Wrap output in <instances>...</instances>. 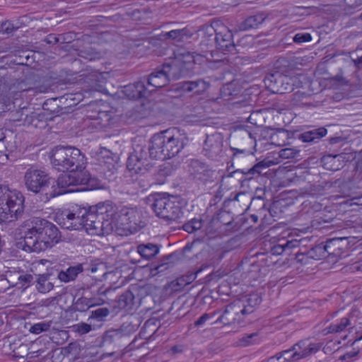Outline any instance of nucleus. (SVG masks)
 Returning a JSON list of instances; mask_svg holds the SVG:
<instances>
[{
    "label": "nucleus",
    "instance_id": "nucleus-1",
    "mask_svg": "<svg viewBox=\"0 0 362 362\" xmlns=\"http://www.w3.org/2000/svg\"><path fill=\"white\" fill-rule=\"evenodd\" d=\"M51 163L54 169L69 173L60 175L52 185L50 197H54L74 189L71 187L87 185L94 187V180L85 170L86 158L80 149L71 146H57L52 150Z\"/></svg>",
    "mask_w": 362,
    "mask_h": 362
},
{
    "label": "nucleus",
    "instance_id": "nucleus-2",
    "mask_svg": "<svg viewBox=\"0 0 362 362\" xmlns=\"http://www.w3.org/2000/svg\"><path fill=\"white\" fill-rule=\"evenodd\" d=\"M188 137L184 130L173 127L155 134L150 140L148 148L136 145L129 154L127 168L134 174H144L148 170L149 157L165 160L177 156L187 145Z\"/></svg>",
    "mask_w": 362,
    "mask_h": 362
},
{
    "label": "nucleus",
    "instance_id": "nucleus-3",
    "mask_svg": "<svg viewBox=\"0 0 362 362\" xmlns=\"http://www.w3.org/2000/svg\"><path fill=\"white\" fill-rule=\"evenodd\" d=\"M61 232L51 221L33 218L27 224L23 241L18 244L28 252H40L50 249L61 241Z\"/></svg>",
    "mask_w": 362,
    "mask_h": 362
},
{
    "label": "nucleus",
    "instance_id": "nucleus-4",
    "mask_svg": "<svg viewBox=\"0 0 362 362\" xmlns=\"http://www.w3.org/2000/svg\"><path fill=\"white\" fill-rule=\"evenodd\" d=\"M90 222L88 227L90 235H107L114 230L112 208L109 204L99 203L94 206L86 207Z\"/></svg>",
    "mask_w": 362,
    "mask_h": 362
},
{
    "label": "nucleus",
    "instance_id": "nucleus-5",
    "mask_svg": "<svg viewBox=\"0 0 362 362\" xmlns=\"http://www.w3.org/2000/svg\"><path fill=\"white\" fill-rule=\"evenodd\" d=\"M24 197L18 190L0 186V221L17 220L24 212Z\"/></svg>",
    "mask_w": 362,
    "mask_h": 362
},
{
    "label": "nucleus",
    "instance_id": "nucleus-6",
    "mask_svg": "<svg viewBox=\"0 0 362 362\" xmlns=\"http://www.w3.org/2000/svg\"><path fill=\"white\" fill-rule=\"evenodd\" d=\"M185 205V200L179 196L158 194L154 198L152 209L160 218L182 222Z\"/></svg>",
    "mask_w": 362,
    "mask_h": 362
},
{
    "label": "nucleus",
    "instance_id": "nucleus-7",
    "mask_svg": "<svg viewBox=\"0 0 362 362\" xmlns=\"http://www.w3.org/2000/svg\"><path fill=\"white\" fill-rule=\"evenodd\" d=\"M89 217L86 207H77L72 211H65L57 216V222L67 230H85L90 235L88 227H92L88 220Z\"/></svg>",
    "mask_w": 362,
    "mask_h": 362
},
{
    "label": "nucleus",
    "instance_id": "nucleus-8",
    "mask_svg": "<svg viewBox=\"0 0 362 362\" xmlns=\"http://www.w3.org/2000/svg\"><path fill=\"white\" fill-rule=\"evenodd\" d=\"M221 24L222 21L221 20L212 19L209 24L203 25L199 30L202 36L199 44L201 52L199 54L208 61L213 60L214 55L217 54V52L213 50L212 48L214 44L216 43V35Z\"/></svg>",
    "mask_w": 362,
    "mask_h": 362
},
{
    "label": "nucleus",
    "instance_id": "nucleus-9",
    "mask_svg": "<svg viewBox=\"0 0 362 362\" xmlns=\"http://www.w3.org/2000/svg\"><path fill=\"white\" fill-rule=\"evenodd\" d=\"M189 173L193 180L198 185H210L217 179L216 171L206 163L198 159L190 161Z\"/></svg>",
    "mask_w": 362,
    "mask_h": 362
},
{
    "label": "nucleus",
    "instance_id": "nucleus-10",
    "mask_svg": "<svg viewBox=\"0 0 362 362\" xmlns=\"http://www.w3.org/2000/svg\"><path fill=\"white\" fill-rule=\"evenodd\" d=\"M54 181L46 172L35 168H28L24 175L27 189L35 194L45 190Z\"/></svg>",
    "mask_w": 362,
    "mask_h": 362
},
{
    "label": "nucleus",
    "instance_id": "nucleus-11",
    "mask_svg": "<svg viewBox=\"0 0 362 362\" xmlns=\"http://www.w3.org/2000/svg\"><path fill=\"white\" fill-rule=\"evenodd\" d=\"M187 57L190 59L185 60L184 57H175L162 64L170 81L179 79L190 74V70L194 65V59L193 57L190 56Z\"/></svg>",
    "mask_w": 362,
    "mask_h": 362
},
{
    "label": "nucleus",
    "instance_id": "nucleus-12",
    "mask_svg": "<svg viewBox=\"0 0 362 362\" xmlns=\"http://www.w3.org/2000/svg\"><path fill=\"white\" fill-rule=\"evenodd\" d=\"M243 310L242 304L235 300L225 306L223 312L213 323H221L225 326L240 324L246 317Z\"/></svg>",
    "mask_w": 362,
    "mask_h": 362
},
{
    "label": "nucleus",
    "instance_id": "nucleus-13",
    "mask_svg": "<svg viewBox=\"0 0 362 362\" xmlns=\"http://www.w3.org/2000/svg\"><path fill=\"white\" fill-rule=\"evenodd\" d=\"M216 47L223 54L233 53L235 51V45L233 42L232 32L223 23L218 29L216 35Z\"/></svg>",
    "mask_w": 362,
    "mask_h": 362
},
{
    "label": "nucleus",
    "instance_id": "nucleus-14",
    "mask_svg": "<svg viewBox=\"0 0 362 362\" xmlns=\"http://www.w3.org/2000/svg\"><path fill=\"white\" fill-rule=\"evenodd\" d=\"M223 139L220 134L216 133L207 135L204 144V156L212 160H216L221 156Z\"/></svg>",
    "mask_w": 362,
    "mask_h": 362
},
{
    "label": "nucleus",
    "instance_id": "nucleus-15",
    "mask_svg": "<svg viewBox=\"0 0 362 362\" xmlns=\"http://www.w3.org/2000/svg\"><path fill=\"white\" fill-rule=\"evenodd\" d=\"M121 218L122 223L132 232H136L146 225L141 219V212L136 209H123Z\"/></svg>",
    "mask_w": 362,
    "mask_h": 362
},
{
    "label": "nucleus",
    "instance_id": "nucleus-16",
    "mask_svg": "<svg viewBox=\"0 0 362 362\" xmlns=\"http://www.w3.org/2000/svg\"><path fill=\"white\" fill-rule=\"evenodd\" d=\"M296 259L298 262L306 263L308 259H320L327 256L324 243H321L312 247L310 250L305 249L303 251L300 249L295 253Z\"/></svg>",
    "mask_w": 362,
    "mask_h": 362
},
{
    "label": "nucleus",
    "instance_id": "nucleus-17",
    "mask_svg": "<svg viewBox=\"0 0 362 362\" xmlns=\"http://www.w3.org/2000/svg\"><path fill=\"white\" fill-rule=\"evenodd\" d=\"M270 165L269 162L265 160H262L261 162L257 163L252 168L247 170H235L231 173L229 174V177H233L235 175L241 174L242 178H244L245 180H250L252 178L257 177L261 175L266 174L265 171Z\"/></svg>",
    "mask_w": 362,
    "mask_h": 362
},
{
    "label": "nucleus",
    "instance_id": "nucleus-18",
    "mask_svg": "<svg viewBox=\"0 0 362 362\" xmlns=\"http://www.w3.org/2000/svg\"><path fill=\"white\" fill-rule=\"evenodd\" d=\"M153 90H148L144 81H136L124 86L123 93L129 99L147 98Z\"/></svg>",
    "mask_w": 362,
    "mask_h": 362
},
{
    "label": "nucleus",
    "instance_id": "nucleus-19",
    "mask_svg": "<svg viewBox=\"0 0 362 362\" xmlns=\"http://www.w3.org/2000/svg\"><path fill=\"white\" fill-rule=\"evenodd\" d=\"M177 86V89H180L185 93L199 95L206 91L210 86V83L202 78H199L195 81H181Z\"/></svg>",
    "mask_w": 362,
    "mask_h": 362
},
{
    "label": "nucleus",
    "instance_id": "nucleus-20",
    "mask_svg": "<svg viewBox=\"0 0 362 362\" xmlns=\"http://www.w3.org/2000/svg\"><path fill=\"white\" fill-rule=\"evenodd\" d=\"M57 279L54 271L47 270L45 273L36 275L35 288L41 293L49 292L54 288V280Z\"/></svg>",
    "mask_w": 362,
    "mask_h": 362
},
{
    "label": "nucleus",
    "instance_id": "nucleus-21",
    "mask_svg": "<svg viewBox=\"0 0 362 362\" xmlns=\"http://www.w3.org/2000/svg\"><path fill=\"white\" fill-rule=\"evenodd\" d=\"M148 86L155 88H160L166 86L170 82L168 74L163 65L157 67L145 80Z\"/></svg>",
    "mask_w": 362,
    "mask_h": 362
},
{
    "label": "nucleus",
    "instance_id": "nucleus-22",
    "mask_svg": "<svg viewBox=\"0 0 362 362\" xmlns=\"http://www.w3.org/2000/svg\"><path fill=\"white\" fill-rule=\"evenodd\" d=\"M54 116L47 114L46 112L40 113L32 112L30 115H25L24 123L27 125H31L35 128H45L47 125L48 121H52Z\"/></svg>",
    "mask_w": 362,
    "mask_h": 362
},
{
    "label": "nucleus",
    "instance_id": "nucleus-23",
    "mask_svg": "<svg viewBox=\"0 0 362 362\" xmlns=\"http://www.w3.org/2000/svg\"><path fill=\"white\" fill-rule=\"evenodd\" d=\"M327 256H340L347 247V238H334L324 243Z\"/></svg>",
    "mask_w": 362,
    "mask_h": 362
},
{
    "label": "nucleus",
    "instance_id": "nucleus-24",
    "mask_svg": "<svg viewBox=\"0 0 362 362\" xmlns=\"http://www.w3.org/2000/svg\"><path fill=\"white\" fill-rule=\"evenodd\" d=\"M284 76L279 71L267 74L264 79L267 89L272 93L282 94L284 89L281 88V83L284 82Z\"/></svg>",
    "mask_w": 362,
    "mask_h": 362
},
{
    "label": "nucleus",
    "instance_id": "nucleus-25",
    "mask_svg": "<svg viewBox=\"0 0 362 362\" xmlns=\"http://www.w3.org/2000/svg\"><path fill=\"white\" fill-rule=\"evenodd\" d=\"M293 348L296 354H299L298 356L299 359H302L318 351L320 349V345L312 343L309 339H304L294 344Z\"/></svg>",
    "mask_w": 362,
    "mask_h": 362
},
{
    "label": "nucleus",
    "instance_id": "nucleus-26",
    "mask_svg": "<svg viewBox=\"0 0 362 362\" xmlns=\"http://www.w3.org/2000/svg\"><path fill=\"white\" fill-rule=\"evenodd\" d=\"M352 318L353 317L350 315L341 318L339 322L332 323L325 328L322 330V334L324 335H327L329 334L341 333L346 330L353 329L355 325L352 322Z\"/></svg>",
    "mask_w": 362,
    "mask_h": 362
},
{
    "label": "nucleus",
    "instance_id": "nucleus-27",
    "mask_svg": "<svg viewBox=\"0 0 362 362\" xmlns=\"http://www.w3.org/2000/svg\"><path fill=\"white\" fill-rule=\"evenodd\" d=\"M57 99L52 98L45 100L42 105L43 112L51 114L54 117L56 116H60L64 114H68L74 111L73 106L71 105L65 107H60L57 104Z\"/></svg>",
    "mask_w": 362,
    "mask_h": 362
},
{
    "label": "nucleus",
    "instance_id": "nucleus-28",
    "mask_svg": "<svg viewBox=\"0 0 362 362\" xmlns=\"http://www.w3.org/2000/svg\"><path fill=\"white\" fill-rule=\"evenodd\" d=\"M303 242V240L293 238L291 240H281L272 247L271 252L272 255H280L283 253H286L289 255L291 252V250L300 247Z\"/></svg>",
    "mask_w": 362,
    "mask_h": 362
},
{
    "label": "nucleus",
    "instance_id": "nucleus-29",
    "mask_svg": "<svg viewBox=\"0 0 362 362\" xmlns=\"http://www.w3.org/2000/svg\"><path fill=\"white\" fill-rule=\"evenodd\" d=\"M327 134V130L324 127L313 128L305 131L297 135V138L304 143H317Z\"/></svg>",
    "mask_w": 362,
    "mask_h": 362
},
{
    "label": "nucleus",
    "instance_id": "nucleus-30",
    "mask_svg": "<svg viewBox=\"0 0 362 362\" xmlns=\"http://www.w3.org/2000/svg\"><path fill=\"white\" fill-rule=\"evenodd\" d=\"M344 158L343 153L327 154L322 157L321 163L325 169L336 171L343 166L341 161L344 160Z\"/></svg>",
    "mask_w": 362,
    "mask_h": 362
},
{
    "label": "nucleus",
    "instance_id": "nucleus-31",
    "mask_svg": "<svg viewBox=\"0 0 362 362\" xmlns=\"http://www.w3.org/2000/svg\"><path fill=\"white\" fill-rule=\"evenodd\" d=\"M240 303L244 308L243 313L245 315L254 312L255 308L262 303V297L259 293H253L242 298L236 299Z\"/></svg>",
    "mask_w": 362,
    "mask_h": 362
},
{
    "label": "nucleus",
    "instance_id": "nucleus-32",
    "mask_svg": "<svg viewBox=\"0 0 362 362\" xmlns=\"http://www.w3.org/2000/svg\"><path fill=\"white\" fill-rule=\"evenodd\" d=\"M14 281V286H18L19 288H26L35 282L34 276L30 274L21 272H9L8 276Z\"/></svg>",
    "mask_w": 362,
    "mask_h": 362
},
{
    "label": "nucleus",
    "instance_id": "nucleus-33",
    "mask_svg": "<svg viewBox=\"0 0 362 362\" xmlns=\"http://www.w3.org/2000/svg\"><path fill=\"white\" fill-rule=\"evenodd\" d=\"M127 337V333L122 328L110 329L104 332L103 341L109 344L120 345Z\"/></svg>",
    "mask_w": 362,
    "mask_h": 362
},
{
    "label": "nucleus",
    "instance_id": "nucleus-34",
    "mask_svg": "<svg viewBox=\"0 0 362 362\" xmlns=\"http://www.w3.org/2000/svg\"><path fill=\"white\" fill-rule=\"evenodd\" d=\"M267 18V15L264 13H258L255 15L250 16L239 24L238 28L241 31L256 29L266 20Z\"/></svg>",
    "mask_w": 362,
    "mask_h": 362
},
{
    "label": "nucleus",
    "instance_id": "nucleus-35",
    "mask_svg": "<svg viewBox=\"0 0 362 362\" xmlns=\"http://www.w3.org/2000/svg\"><path fill=\"white\" fill-rule=\"evenodd\" d=\"M104 303V300L101 298H88L85 297H81L76 300L73 304V309L75 311L86 312L90 308L100 305Z\"/></svg>",
    "mask_w": 362,
    "mask_h": 362
},
{
    "label": "nucleus",
    "instance_id": "nucleus-36",
    "mask_svg": "<svg viewBox=\"0 0 362 362\" xmlns=\"http://www.w3.org/2000/svg\"><path fill=\"white\" fill-rule=\"evenodd\" d=\"M82 272V264H77L76 266L69 267L66 271H54L57 279L65 283L74 280L78 274Z\"/></svg>",
    "mask_w": 362,
    "mask_h": 362
},
{
    "label": "nucleus",
    "instance_id": "nucleus-37",
    "mask_svg": "<svg viewBox=\"0 0 362 362\" xmlns=\"http://www.w3.org/2000/svg\"><path fill=\"white\" fill-rule=\"evenodd\" d=\"M160 245L151 243H142L137 246V252L146 259L154 257L160 250Z\"/></svg>",
    "mask_w": 362,
    "mask_h": 362
},
{
    "label": "nucleus",
    "instance_id": "nucleus-38",
    "mask_svg": "<svg viewBox=\"0 0 362 362\" xmlns=\"http://www.w3.org/2000/svg\"><path fill=\"white\" fill-rule=\"evenodd\" d=\"M135 305V296L133 293L127 290L122 293L118 298L117 306L119 309L132 310Z\"/></svg>",
    "mask_w": 362,
    "mask_h": 362
},
{
    "label": "nucleus",
    "instance_id": "nucleus-39",
    "mask_svg": "<svg viewBox=\"0 0 362 362\" xmlns=\"http://www.w3.org/2000/svg\"><path fill=\"white\" fill-rule=\"evenodd\" d=\"M298 355L299 354H296L292 346L289 349L276 354L272 359L276 358L277 362H294L300 360Z\"/></svg>",
    "mask_w": 362,
    "mask_h": 362
},
{
    "label": "nucleus",
    "instance_id": "nucleus-40",
    "mask_svg": "<svg viewBox=\"0 0 362 362\" xmlns=\"http://www.w3.org/2000/svg\"><path fill=\"white\" fill-rule=\"evenodd\" d=\"M113 112L109 110H98L97 114V120L95 125L99 126L100 128H104L110 124L112 119Z\"/></svg>",
    "mask_w": 362,
    "mask_h": 362
},
{
    "label": "nucleus",
    "instance_id": "nucleus-41",
    "mask_svg": "<svg viewBox=\"0 0 362 362\" xmlns=\"http://www.w3.org/2000/svg\"><path fill=\"white\" fill-rule=\"evenodd\" d=\"M191 35L192 34L187 28L173 30L164 35L165 37L175 40L177 42H182Z\"/></svg>",
    "mask_w": 362,
    "mask_h": 362
},
{
    "label": "nucleus",
    "instance_id": "nucleus-42",
    "mask_svg": "<svg viewBox=\"0 0 362 362\" xmlns=\"http://www.w3.org/2000/svg\"><path fill=\"white\" fill-rule=\"evenodd\" d=\"M78 55L88 61L99 59L101 57V54L91 47H84L79 49Z\"/></svg>",
    "mask_w": 362,
    "mask_h": 362
},
{
    "label": "nucleus",
    "instance_id": "nucleus-43",
    "mask_svg": "<svg viewBox=\"0 0 362 362\" xmlns=\"http://www.w3.org/2000/svg\"><path fill=\"white\" fill-rule=\"evenodd\" d=\"M203 225L202 220L201 218H192L187 221L182 226L184 230L189 233H194L202 228Z\"/></svg>",
    "mask_w": 362,
    "mask_h": 362
},
{
    "label": "nucleus",
    "instance_id": "nucleus-44",
    "mask_svg": "<svg viewBox=\"0 0 362 362\" xmlns=\"http://www.w3.org/2000/svg\"><path fill=\"white\" fill-rule=\"evenodd\" d=\"M109 314L110 310L107 308H98L91 311L88 320H95L98 322H103Z\"/></svg>",
    "mask_w": 362,
    "mask_h": 362
},
{
    "label": "nucleus",
    "instance_id": "nucleus-45",
    "mask_svg": "<svg viewBox=\"0 0 362 362\" xmlns=\"http://www.w3.org/2000/svg\"><path fill=\"white\" fill-rule=\"evenodd\" d=\"M51 325L52 321H43L35 323L30 327L29 332L33 334H40L42 332H47L49 330Z\"/></svg>",
    "mask_w": 362,
    "mask_h": 362
},
{
    "label": "nucleus",
    "instance_id": "nucleus-46",
    "mask_svg": "<svg viewBox=\"0 0 362 362\" xmlns=\"http://www.w3.org/2000/svg\"><path fill=\"white\" fill-rule=\"evenodd\" d=\"M0 104L2 105L4 111H10L12 107H15V102L13 101L9 91L5 95H2L0 98Z\"/></svg>",
    "mask_w": 362,
    "mask_h": 362
},
{
    "label": "nucleus",
    "instance_id": "nucleus-47",
    "mask_svg": "<svg viewBox=\"0 0 362 362\" xmlns=\"http://www.w3.org/2000/svg\"><path fill=\"white\" fill-rule=\"evenodd\" d=\"M316 6H296L293 8V13L299 16H309L318 12Z\"/></svg>",
    "mask_w": 362,
    "mask_h": 362
},
{
    "label": "nucleus",
    "instance_id": "nucleus-48",
    "mask_svg": "<svg viewBox=\"0 0 362 362\" xmlns=\"http://www.w3.org/2000/svg\"><path fill=\"white\" fill-rule=\"evenodd\" d=\"M258 332L245 334L240 339V344L243 346H247L257 342L258 339Z\"/></svg>",
    "mask_w": 362,
    "mask_h": 362
},
{
    "label": "nucleus",
    "instance_id": "nucleus-49",
    "mask_svg": "<svg viewBox=\"0 0 362 362\" xmlns=\"http://www.w3.org/2000/svg\"><path fill=\"white\" fill-rule=\"evenodd\" d=\"M71 328L73 332L78 333L79 335L86 334L92 330L91 325L85 322L74 325Z\"/></svg>",
    "mask_w": 362,
    "mask_h": 362
},
{
    "label": "nucleus",
    "instance_id": "nucleus-50",
    "mask_svg": "<svg viewBox=\"0 0 362 362\" xmlns=\"http://www.w3.org/2000/svg\"><path fill=\"white\" fill-rule=\"evenodd\" d=\"M358 354L359 350L354 348L351 351H347L344 354L340 356L339 357V361L345 362H353L358 359Z\"/></svg>",
    "mask_w": 362,
    "mask_h": 362
},
{
    "label": "nucleus",
    "instance_id": "nucleus-51",
    "mask_svg": "<svg viewBox=\"0 0 362 362\" xmlns=\"http://www.w3.org/2000/svg\"><path fill=\"white\" fill-rule=\"evenodd\" d=\"M8 275L9 272H7L5 277L3 275L0 276V292H4L10 286H14V281L8 276Z\"/></svg>",
    "mask_w": 362,
    "mask_h": 362
},
{
    "label": "nucleus",
    "instance_id": "nucleus-52",
    "mask_svg": "<svg viewBox=\"0 0 362 362\" xmlns=\"http://www.w3.org/2000/svg\"><path fill=\"white\" fill-rule=\"evenodd\" d=\"M15 32L12 21H5L0 23V33L13 34Z\"/></svg>",
    "mask_w": 362,
    "mask_h": 362
},
{
    "label": "nucleus",
    "instance_id": "nucleus-53",
    "mask_svg": "<svg viewBox=\"0 0 362 362\" xmlns=\"http://www.w3.org/2000/svg\"><path fill=\"white\" fill-rule=\"evenodd\" d=\"M101 110V107L97 105H92L90 104L88 107L87 112H86V117L89 119L94 120L96 122L97 120V114L98 110Z\"/></svg>",
    "mask_w": 362,
    "mask_h": 362
},
{
    "label": "nucleus",
    "instance_id": "nucleus-54",
    "mask_svg": "<svg viewBox=\"0 0 362 362\" xmlns=\"http://www.w3.org/2000/svg\"><path fill=\"white\" fill-rule=\"evenodd\" d=\"M282 94H284L287 92H291L293 90V79L285 75L284 78V82L281 83Z\"/></svg>",
    "mask_w": 362,
    "mask_h": 362
},
{
    "label": "nucleus",
    "instance_id": "nucleus-55",
    "mask_svg": "<svg viewBox=\"0 0 362 362\" xmlns=\"http://www.w3.org/2000/svg\"><path fill=\"white\" fill-rule=\"evenodd\" d=\"M221 311H214L212 313H204L201 317H199L195 322V327H200L203 325L208 320L214 317L216 314L220 313Z\"/></svg>",
    "mask_w": 362,
    "mask_h": 362
},
{
    "label": "nucleus",
    "instance_id": "nucleus-56",
    "mask_svg": "<svg viewBox=\"0 0 362 362\" xmlns=\"http://www.w3.org/2000/svg\"><path fill=\"white\" fill-rule=\"evenodd\" d=\"M29 20L30 18L28 16H22L18 19L12 21L14 30L16 31L17 30L26 26L29 22Z\"/></svg>",
    "mask_w": 362,
    "mask_h": 362
},
{
    "label": "nucleus",
    "instance_id": "nucleus-57",
    "mask_svg": "<svg viewBox=\"0 0 362 362\" xmlns=\"http://www.w3.org/2000/svg\"><path fill=\"white\" fill-rule=\"evenodd\" d=\"M298 153V151L294 150L293 148H286L281 149L279 151V157L283 159H290L293 158L296 156V154Z\"/></svg>",
    "mask_w": 362,
    "mask_h": 362
},
{
    "label": "nucleus",
    "instance_id": "nucleus-58",
    "mask_svg": "<svg viewBox=\"0 0 362 362\" xmlns=\"http://www.w3.org/2000/svg\"><path fill=\"white\" fill-rule=\"evenodd\" d=\"M312 40V36L310 33H297L293 37V42L296 43H302Z\"/></svg>",
    "mask_w": 362,
    "mask_h": 362
},
{
    "label": "nucleus",
    "instance_id": "nucleus-59",
    "mask_svg": "<svg viewBox=\"0 0 362 362\" xmlns=\"http://www.w3.org/2000/svg\"><path fill=\"white\" fill-rule=\"evenodd\" d=\"M10 95L15 102L16 100L21 98L22 92L16 88V83H14L8 90Z\"/></svg>",
    "mask_w": 362,
    "mask_h": 362
},
{
    "label": "nucleus",
    "instance_id": "nucleus-60",
    "mask_svg": "<svg viewBox=\"0 0 362 362\" xmlns=\"http://www.w3.org/2000/svg\"><path fill=\"white\" fill-rule=\"evenodd\" d=\"M43 41L48 45H55L59 42V38L57 36L56 34L52 33L48 35Z\"/></svg>",
    "mask_w": 362,
    "mask_h": 362
},
{
    "label": "nucleus",
    "instance_id": "nucleus-61",
    "mask_svg": "<svg viewBox=\"0 0 362 362\" xmlns=\"http://www.w3.org/2000/svg\"><path fill=\"white\" fill-rule=\"evenodd\" d=\"M16 88L22 93L29 91L33 88V87L31 86H28L25 81L18 82L17 84H16Z\"/></svg>",
    "mask_w": 362,
    "mask_h": 362
},
{
    "label": "nucleus",
    "instance_id": "nucleus-62",
    "mask_svg": "<svg viewBox=\"0 0 362 362\" xmlns=\"http://www.w3.org/2000/svg\"><path fill=\"white\" fill-rule=\"evenodd\" d=\"M27 110V108H25V107H21V110L19 111H17L15 115H13V120L14 121H24L25 119V117L23 118V117L26 114L24 113V110Z\"/></svg>",
    "mask_w": 362,
    "mask_h": 362
},
{
    "label": "nucleus",
    "instance_id": "nucleus-63",
    "mask_svg": "<svg viewBox=\"0 0 362 362\" xmlns=\"http://www.w3.org/2000/svg\"><path fill=\"white\" fill-rule=\"evenodd\" d=\"M230 151H232V156H231L232 160H233L238 153L245 154L247 153V151L245 149H238V148H233V147H230Z\"/></svg>",
    "mask_w": 362,
    "mask_h": 362
},
{
    "label": "nucleus",
    "instance_id": "nucleus-64",
    "mask_svg": "<svg viewBox=\"0 0 362 362\" xmlns=\"http://www.w3.org/2000/svg\"><path fill=\"white\" fill-rule=\"evenodd\" d=\"M354 66L358 69H362V56H358L356 58H351Z\"/></svg>",
    "mask_w": 362,
    "mask_h": 362
}]
</instances>
